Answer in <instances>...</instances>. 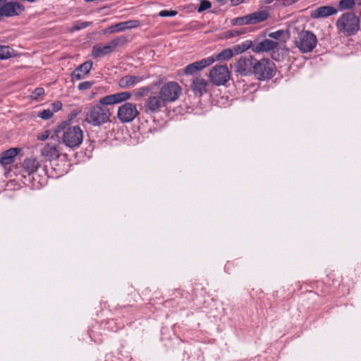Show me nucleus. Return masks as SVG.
Wrapping results in <instances>:
<instances>
[{"label": "nucleus", "mask_w": 361, "mask_h": 361, "mask_svg": "<svg viewBox=\"0 0 361 361\" xmlns=\"http://www.w3.org/2000/svg\"><path fill=\"white\" fill-rule=\"evenodd\" d=\"M56 136L64 145L74 149L78 147L83 140V131L78 126H71L63 122L54 129Z\"/></svg>", "instance_id": "obj_2"}, {"label": "nucleus", "mask_w": 361, "mask_h": 361, "mask_svg": "<svg viewBox=\"0 0 361 361\" xmlns=\"http://www.w3.org/2000/svg\"><path fill=\"white\" fill-rule=\"evenodd\" d=\"M294 43L300 52L309 53L316 47L317 39L312 32L302 30L298 32V35L295 38Z\"/></svg>", "instance_id": "obj_4"}, {"label": "nucleus", "mask_w": 361, "mask_h": 361, "mask_svg": "<svg viewBox=\"0 0 361 361\" xmlns=\"http://www.w3.org/2000/svg\"><path fill=\"white\" fill-rule=\"evenodd\" d=\"M255 59L250 56H240L235 63V71L241 76H247L252 73Z\"/></svg>", "instance_id": "obj_12"}, {"label": "nucleus", "mask_w": 361, "mask_h": 361, "mask_svg": "<svg viewBox=\"0 0 361 361\" xmlns=\"http://www.w3.org/2000/svg\"><path fill=\"white\" fill-rule=\"evenodd\" d=\"M138 114L136 104L130 102H126L120 106L117 111V117L123 123L133 121Z\"/></svg>", "instance_id": "obj_10"}, {"label": "nucleus", "mask_w": 361, "mask_h": 361, "mask_svg": "<svg viewBox=\"0 0 361 361\" xmlns=\"http://www.w3.org/2000/svg\"><path fill=\"white\" fill-rule=\"evenodd\" d=\"M149 91V89L145 87L137 89L134 92L136 96L141 97L145 95Z\"/></svg>", "instance_id": "obj_38"}, {"label": "nucleus", "mask_w": 361, "mask_h": 361, "mask_svg": "<svg viewBox=\"0 0 361 361\" xmlns=\"http://www.w3.org/2000/svg\"><path fill=\"white\" fill-rule=\"evenodd\" d=\"M275 65L267 59L255 61L252 73L259 80L270 79L275 75Z\"/></svg>", "instance_id": "obj_6"}, {"label": "nucleus", "mask_w": 361, "mask_h": 361, "mask_svg": "<svg viewBox=\"0 0 361 361\" xmlns=\"http://www.w3.org/2000/svg\"><path fill=\"white\" fill-rule=\"evenodd\" d=\"M208 85V82L199 75L193 78L191 87L195 95L201 97L207 92Z\"/></svg>", "instance_id": "obj_19"}, {"label": "nucleus", "mask_w": 361, "mask_h": 361, "mask_svg": "<svg viewBox=\"0 0 361 361\" xmlns=\"http://www.w3.org/2000/svg\"><path fill=\"white\" fill-rule=\"evenodd\" d=\"M234 55L233 50L232 49H226L222 50L219 54H216L215 56H209V58H211L214 60V62L215 61H228L231 59Z\"/></svg>", "instance_id": "obj_24"}, {"label": "nucleus", "mask_w": 361, "mask_h": 361, "mask_svg": "<svg viewBox=\"0 0 361 361\" xmlns=\"http://www.w3.org/2000/svg\"><path fill=\"white\" fill-rule=\"evenodd\" d=\"M177 14V11L173 10H163L159 12V16L161 17H171L175 16Z\"/></svg>", "instance_id": "obj_37"}, {"label": "nucleus", "mask_w": 361, "mask_h": 361, "mask_svg": "<svg viewBox=\"0 0 361 361\" xmlns=\"http://www.w3.org/2000/svg\"><path fill=\"white\" fill-rule=\"evenodd\" d=\"M54 114L50 109H43L37 113V116L43 120L50 119L53 116Z\"/></svg>", "instance_id": "obj_29"}, {"label": "nucleus", "mask_w": 361, "mask_h": 361, "mask_svg": "<svg viewBox=\"0 0 361 361\" xmlns=\"http://www.w3.org/2000/svg\"><path fill=\"white\" fill-rule=\"evenodd\" d=\"M94 82L93 81H85L78 85V90H89L94 85Z\"/></svg>", "instance_id": "obj_35"}, {"label": "nucleus", "mask_w": 361, "mask_h": 361, "mask_svg": "<svg viewBox=\"0 0 361 361\" xmlns=\"http://www.w3.org/2000/svg\"><path fill=\"white\" fill-rule=\"evenodd\" d=\"M12 49L8 46L0 45V59H6L11 56Z\"/></svg>", "instance_id": "obj_27"}, {"label": "nucleus", "mask_w": 361, "mask_h": 361, "mask_svg": "<svg viewBox=\"0 0 361 361\" xmlns=\"http://www.w3.org/2000/svg\"><path fill=\"white\" fill-rule=\"evenodd\" d=\"M218 2L220 3L221 4H224L226 2V0H218Z\"/></svg>", "instance_id": "obj_42"}, {"label": "nucleus", "mask_w": 361, "mask_h": 361, "mask_svg": "<svg viewBox=\"0 0 361 361\" xmlns=\"http://www.w3.org/2000/svg\"><path fill=\"white\" fill-rule=\"evenodd\" d=\"M247 30L245 28L233 29L228 30L225 32V37L226 38H232L237 36H240L246 33Z\"/></svg>", "instance_id": "obj_26"}, {"label": "nucleus", "mask_w": 361, "mask_h": 361, "mask_svg": "<svg viewBox=\"0 0 361 361\" xmlns=\"http://www.w3.org/2000/svg\"><path fill=\"white\" fill-rule=\"evenodd\" d=\"M211 6H212V4L210 1H209L207 0H201L200 3V6L197 8V11L199 13H201L207 9H209V8H211Z\"/></svg>", "instance_id": "obj_32"}, {"label": "nucleus", "mask_w": 361, "mask_h": 361, "mask_svg": "<svg viewBox=\"0 0 361 361\" xmlns=\"http://www.w3.org/2000/svg\"><path fill=\"white\" fill-rule=\"evenodd\" d=\"M337 9L331 6H320L311 11L310 16L312 18H326L337 13Z\"/></svg>", "instance_id": "obj_20"}, {"label": "nucleus", "mask_w": 361, "mask_h": 361, "mask_svg": "<svg viewBox=\"0 0 361 361\" xmlns=\"http://www.w3.org/2000/svg\"><path fill=\"white\" fill-rule=\"evenodd\" d=\"M39 166V161L34 157L26 158L23 164V167L29 174L36 172Z\"/></svg>", "instance_id": "obj_23"}, {"label": "nucleus", "mask_w": 361, "mask_h": 361, "mask_svg": "<svg viewBox=\"0 0 361 361\" xmlns=\"http://www.w3.org/2000/svg\"><path fill=\"white\" fill-rule=\"evenodd\" d=\"M338 30L346 36L355 35L360 29V19L352 12H347L341 15L337 20Z\"/></svg>", "instance_id": "obj_3"}, {"label": "nucleus", "mask_w": 361, "mask_h": 361, "mask_svg": "<svg viewBox=\"0 0 361 361\" xmlns=\"http://www.w3.org/2000/svg\"><path fill=\"white\" fill-rule=\"evenodd\" d=\"M269 15L265 11H259L242 17L233 18L231 24L235 25H243L256 24L265 20Z\"/></svg>", "instance_id": "obj_8"}, {"label": "nucleus", "mask_w": 361, "mask_h": 361, "mask_svg": "<svg viewBox=\"0 0 361 361\" xmlns=\"http://www.w3.org/2000/svg\"><path fill=\"white\" fill-rule=\"evenodd\" d=\"M279 44V42L269 39H265L260 42H254L252 51L255 53L272 51L277 49Z\"/></svg>", "instance_id": "obj_15"}, {"label": "nucleus", "mask_w": 361, "mask_h": 361, "mask_svg": "<svg viewBox=\"0 0 361 361\" xmlns=\"http://www.w3.org/2000/svg\"><path fill=\"white\" fill-rule=\"evenodd\" d=\"M164 102L171 103L176 101L182 94L181 87L174 81L164 83L158 92Z\"/></svg>", "instance_id": "obj_7"}, {"label": "nucleus", "mask_w": 361, "mask_h": 361, "mask_svg": "<svg viewBox=\"0 0 361 361\" xmlns=\"http://www.w3.org/2000/svg\"><path fill=\"white\" fill-rule=\"evenodd\" d=\"M92 24V23L90 22H82V21H77L74 23L73 27L71 28V32H73V31H76V30H82V29H84L87 27H88L89 25H90Z\"/></svg>", "instance_id": "obj_30"}, {"label": "nucleus", "mask_w": 361, "mask_h": 361, "mask_svg": "<svg viewBox=\"0 0 361 361\" xmlns=\"http://www.w3.org/2000/svg\"><path fill=\"white\" fill-rule=\"evenodd\" d=\"M271 58L275 61H280V56L276 50L272 51Z\"/></svg>", "instance_id": "obj_40"}, {"label": "nucleus", "mask_w": 361, "mask_h": 361, "mask_svg": "<svg viewBox=\"0 0 361 361\" xmlns=\"http://www.w3.org/2000/svg\"><path fill=\"white\" fill-rule=\"evenodd\" d=\"M355 6V0H341L339 6L342 9H351Z\"/></svg>", "instance_id": "obj_28"}, {"label": "nucleus", "mask_w": 361, "mask_h": 361, "mask_svg": "<svg viewBox=\"0 0 361 361\" xmlns=\"http://www.w3.org/2000/svg\"><path fill=\"white\" fill-rule=\"evenodd\" d=\"M213 63L214 60L211 58L202 59L200 61L188 65L184 69V73L186 75H193L196 72L200 71L203 68L212 65Z\"/></svg>", "instance_id": "obj_16"}, {"label": "nucleus", "mask_w": 361, "mask_h": 361, "mask_svg": "<svg viewBox=\"0 0 361 361\" xmlns=\"http://www.w3.org/2000/svg\"><path fill=\"white\" fill-rule=\"evenodd\" d=\"M211 82L216 85H224L230 79V72L226 65H216L209 72Z\"/></svg>", "instance_id": "obj_9"}, {"label": "nucleus", "mask_w": 361, "mask_h": 361, "mask_svg": "<svg viewBox=\"0 0 361 361\" xmlns=\"http://www.w3.org/2000/svg\"><path fill=\"white\" fill-rule=\"evenodd\" d=\"M123 23L125 30L135 28V27H137L140 25L139 21L136 20H128V21H125Z\"/></svg>", "instance_id": "obj_34"}, {"label": "nucleus", "mask_w": 361, "mask_h": 361, "mask_svg": "<svg viewBox=\"0 0 361 361\" xmlns=\"http://www.w3.org/2000/svg\"><path fill=\"white\" fill-rule=\"evenodd\" d=\"M127 42L124 36L118 37L109 42L106 44H97L92 47V56L94 58H101L114 51L117 47H121Z\"/></svg>", "instance_id": "obj_5"}, {"label": "nucleus", "mask_w": 361, "mask_h": 361, "mask_svg": "<svg viewBox=\"0 0 361 361\" xmlns=\"http://www.w3.org/2000/svg\"><path fill=\"white\" fill-rule=\"evenodd\" d=\"M130 97V92H121L100 98L98 103L91 105L88 109L85 121L94 127H99L110 122L111 114L106 106L126 102Z\"/></svg>", "instance_id": "obj_1"}, {"label": "nucleus", "mask_w": 361, "mask_h": 361, "mask_svg": "<svg viewBox=\"0 0 361 361\" xmlns=\"http://www.w3.org/2000/svg\"><path fill=\"white\" fill-rule=\"evenodd\" d=\"M24 11V6L18 1H6L0 6V14L5 17L18 16Z\"/></svg>", "instance_id": "obj_14"}, {"label": "nucleus", "mask_w": 361, "mask_h": 361, "mask_svg": "<svg viewBox=\"0 0 361 361\" xmlns=\"http://www.w3.org/2000/svg\"><path fill=\"white\" fill-rule=\"evenodd\" d=\"M49 137V131L46 130L44 133L37 135V140L41 141L46 140Z\"/></svg>", "instance_id": "obj_39"}, {"label": "nucleus", "mask_w": 361, "mask_h": 361, "mask_svg": "<svg viewBox=\"0 0 361 361\" xmlns=\"http://www.w3.org/2000/svg\"><path fill=\"white\" fill-rule=\"evenodd\" d=\"M253 48V42L251 40H246L241 44L235 45L233 47L232 49L233 50L234 54H240L247 51L249 49L252 50Z\"/></svg>", "instance_id": "obj_25"}, {"label": "nucleus", "mask_w": 361, "mask_h": 361, "mask_svg": "<svg viewBox=\"0 0 361 361\" xmlns=\"http://www.w3.org/2000/svg\"><path fill=\"white\" fill-rule=\"evenodd\" d=\"M44 94V90L42 87H37L32 92L30 97L32 99L36 100Z\"/></svg>", "instance_id": "obj_33"}, {"label": "nucleus", "mask_w": 361, "mask_h": 361, "mask_svg": "<svg viewBox=\"0 0 361 361\" xmlns=\"http://www.w3.org/2000/svg\"><path fill=\"white\" fill-rule=\"evenodd\" d=\"M143 80L142 76L128 75L118 80V85L121 88H129L139 83Z\"/></svg>", "instance_id": "obj_21"}, {"label": "nucleus", "mask_w": 361, "mask_h": 361, "mask_svg": "<svg viewBox=\"0 0 361 361\" xmlns=\"http://www.w3.org/2000/svg\"><path fill=\"white\" fill-rule=\"evenodd\" d=\"M62 148L59 143L48 142L40 149V154L47 161L58 159L61 152Z\"/></svg>", "instance_id": "obj_13"}, {"label": "nucleus", "mask_w": 361, "mask_h": 361, "mask_svg": "<svg viewBox=\"0 0 361 361\" xmlns=\"http://www.w3.org/2000/svg\"><path fill=\"white\" fill-rule=\"evenodd\" d=\"M291 30L298 31L296 27H292L289 30H279L268 34V37L274 39H282L286 42L290 38Z\"/></svg>", "instance_id": "obj_22"}, {"label": "nucleus", "mask_w": 361, "mask_h": 361, "mask_svg": "<svg viewBox=\"0 0 361 361\" xmlns=\"http://www.w3.org/2000/svg\"><path fill=\"white\" fill-rule=\"evenodd\" d=\"M62 108V103L59 101H56L51 104L50 110L54 114L59 111Z\"/></svg>", "instance_id": "obj_36"}, {"label": "nucleus", "mask_w": 361, "mask_h": 361, "mask_svg": "<svg viewBox=\"0 0 361 361\" xmlns=\"http://www.w3.org/2000/svg\"><path fill=\"white\" fill-rule=\"evenodd\" d=\"M108 30H109L108 32L109 33L123 31V30H125L123 23L121 22V23H116L114 25H112L110 27H109Z\"/></svg>", "instance_id": "obj_31"}, {"label": "nucleus", "mask_w": 361, "mask_h": 361, "mask_svg": "<svg viewBox=\"0 0 361 361\" xmlns=\"http://www.w3.org/2000/svg\"><path fill=\"white\" fill-rule=\"evenodd\" d=\"M245 0H231V4L232 6H236L240 4H242Z\"/></svg>", "instance_id": "obj_41"}, {"label": "nucleus", "mask_w": 361, "mask_h": 361, "mask_svg": "<svg viewBox=\"0 0 361 361\" xmlns=\"http://www.w3.org/2000/svg\"><path fill=\"white\" fill-rule=\"evenodd\" d=\"M7 0H0V4L6 2Z\"/></svg>", "instance_id": "obj_43"}, {"label": "nucleus", "mask_w": 361, "mask_h": 361, "mask_svg": "<svg viewBox=\"0 0 361 361\" xmlns=\"http://www.w3.org/2000/svg\"><path fill=\"white\" fill-rule=\"evenodd\" d=\"M92 67V62L87 61L78 66L71 74L72 80H80L87 75Z\"/></svg>", "instance_id": "obj_18"}, {"label": "nucleus", "mask_w": 361, "mask_h": 361, "mask_svg": "<svg viewBox=\"0 0 361 361\" xmlns=\"http://www.w3.org/2000/svg\"><path fill=\"white\" fill-rule=\"evenodd\" d=\"M20 152V149L18 147L10 148L4 151L0 155V164L4 167L11 165L14 162L16 156Z\"/></svg>", "instance_id": "obj_17"}, {"label": "nucleus", "mask_w": 361, "mask_h": 361, "mask_svg": "<svg viewBox=\"0 0 361 361\" xmlns=\"http://www.w3.org/2000/svg\"><path fill=\"white\" fill-rule=\"evenodd\" d=\"M166 103L161 97L159 93H152L146 99L144 104L145 111L147 114H155L159 112L161 109L164 108Z\"/></svg>", "instance_id": "obj_11"}]
</instances>
